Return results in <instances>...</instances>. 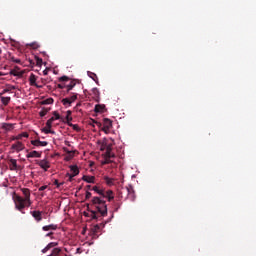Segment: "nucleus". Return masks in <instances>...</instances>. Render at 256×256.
<instances>
[{"instance_id":"nucleus-1","label":"nucleus","mask_w":256,"mask_h":256,"mask_svg":"<svg viewBox=\"0 0 256 256\" xmlns=\"http://www.w3.org/2000/svg\"><path fill=\"white\" fill-rule=\"evenodd\" d=\"M104 199H108V201H113L115 196L113 195V191L108 190L104 192L102 197L95 196L92 198L91 203L92 207H94L97 211L91 210L90 217L91 219H99V217H107V204Z\"/></svg>"},{"instance_id":"nucleus-2","label":"nucleus","mask_w":256,"mask_h":256,"mask_svg":"<svg viewBox=\"0 0 256 256\" xmlns=\"http://www.w3.org/2000/svg\"><path fill=\"white\" fill-rule=\"evenodd\" d=\"M21 191L24 195V198L21 196H16L14 198V203L18 211L25 213L23 212V209L25 207H31V190H29V188H21Z\"/></svg>"},{"instance_id":"nucleus-3","label":"nucleus","mask_w":256,"mask_h":256,"mask_svg":"<svg viewBox=\"0 0 256 256\" xmlns=\"http://www.w3.org/2000/svg\"><path fill=\"white\" fill-rule=\"evenodd\" d=\"M96 125H98V127H102V131H104L106 133V135H109V133L111 132V129L113 127V121H111L108 118H104L103 119V123L101 122H97L95 120H92Z\"/></svg>"},{"instance_id":"nucleus-4","label":"nucleus","mask_w":256,"mask_h":256,"mask_svg":"<svg viewBox=\"0 0 256 256\" xmlns=\"http://www.w3.org/2000/svg\"><path fill=\"white\" fill-rule=\"evenodd\" d=\"M101 151H106V155H115V153H113V143H109L107 139L103 141Z\"/></svg>"},{"instance_id":"nucleus-5","label":"nucleus","mask_w":256,"mask_h":256,"mask_svg":"<svg viewBox=\"0 0 256 256\" xmlns=\"http://www.w3.org/2000/svg\"><path fill=\"white\" fill-rule=\"evenodd\" d=\"M29 83L31 87H37V89H43V85L37 84V76L33 73L30 74Z\"/></svg>"},{"instance_id":"nucleus-6","label":"nucleus","mask_w":256,"mask_h":256,"mask_svg":"<svg viewBox=\"0 0 256 256\" xmlns=\"http://www.w3.org/2000/svg\"><path fill=\"white\" fill-rule=\"evenodd\" d=\"M30 215H32V217H34V219L37 223H41V221H43V212H41L39 210L31 211Z\"/></svg>"},{"instance_id":"nucleus-7","label":"nucleus","mask_w":256,"mask_h":256,"mask_svg":"<svg viewBox=\"0 0 256 256\" xmlns=\"http://www.w3.org/2000/svg\"><path fill=\"white\" fill-rule=\"evenodd\" d=\"M115 154H104V161L101 162L102 165H109V163H113V160L115 159Z\"/></svg>"},{"instance_id":"nucleus-8","label":"nucleus","mask_w":256,"mask_h":256,"mask_svg":"<svg viewBox=\"0 0 256 256\" xmlns=\"http://www.w3.org/2000/svg\"><path fill=\"white\" fill-rule=\"evenodd\" d=\"M37 165H39V167H41V169H43L44 171H48L51 167V165L49 164V161L43 159V160H39L37 162Z\"/></svg>"},{"instance_id":"nucleus-9","label":"nucleus","mask_w":256,"mask_h":256,"mask_svg":"<svg viewBox=\"0 0 256 256\" xmlns=\"http://www.w3.org/2000/svg\"><path fill=\"white\" fill-rule=\"evenodd\" d=\"M31 145H34V147H47L49 143L47 141H41L37 139V140H32Z\"/></svg>"},{"instance_id":"nucleus-10","label":"nucleus","mask_w":256,"mask_h":256,"mask_svg":"<svg viewBox=\"0 0 256 256\" xmlns=\"http://www.w3.org/2000/svg\"><path fill=\"white\" fill-rule=\"evenodd\" d=\"M11 149H14L15 151H17V153H19V151H23V149H25V145L18 141L12 144Z\"/></svg>"},{"instance_id":"nucleus-11","label":"nucleus","mask_w":256,"mask_h":256,"mask_svg":"<svg viewBox=\"0 0 256 256\" xmlns=\"http://www.w3.org/2000/svg\"><path fill=\"white\" fill-rule=\"evenodd\" d=\"M27 159H40L41 157V152H37V151H31L26 155Z\"/></svg>"},{"instance_id":"nucleus-12","label":"nucleus","mask_w":256,"mask_h":256,"mask_svg":"<svg viewBox=\"0 0 256 256\" xmlns=\"http://www.w3.org/2000/svg\"><path fill=\"white\" fill-rule=\"evenodd\" d=\"M9 169L10 171H17V169H19V166L17 165V161L15 159H10Z\"/></svg>"},{"instance_id":"nucleus-13","label":"nucleus","mask_w":256,"mask_h":256,"mask_svg":"<svg viewBox=\"0 0 256 256\" xmlns=\"http://www.w3.org/2000/svg\"><path fill=\"white\" fill-rule=\"evenodd\" d=\"M94 111L95 113H105V104H97Z\"/></svg>"},{"instance_id":"nucleus-14","label":"nucleus","mask_w":256,"mask_h":256,"mask_svg":"<svg viewBox=\"0 0 256 256\" xmlns=\"http://www.w3.org/2000/svg\"><path fill=\"white\" fill-rule=\"evenodd\" d=\"M70 171L72 173V177H77V175H79V167H77V165H71Z\"/></svg>"},{"instance_id":"nucleus-15","label":"nucleus","mask_w":256,"mask_h":256,"mask_svg":"<svg viewBox=\"0 0 256 256\" xmlns=\"http://www.w3.org/2000/svg\"><path fill=\"white\" fill-rule=\"evenodd\" d=\"M104 181L106 185H108V187H113V185H115V179L110 178L108 176H104Z\"/></svg>"},{"instance_id":"nucleus-16","label":"nucleus","mask_w":256,"mask_h":256,"mask_svg":"<svg viewBox=\"0 0 256 256\" xmlns=\"http://www.w3.org/2000/svg\"><path fill=\"white\" fill-rule=\"evenodd\" d=\"M43 231H57V225L50 224L42 227Z\"/></svg>"},{"instance_id":"nucleus-17","label":"nucleus","mask_w":256,"mask_h":256,"mask_svg":"<svg viewBox=\"0 0 256 256\" xmlns=\"http://www.w3.org/2000/svg\"><path fill=\"white\" fill-rule=\"evenodd\" d=\"M1 129H4V131H13V124L2 123Z\"/></svg>"},{"instance_id":"nucleus-18","label":"nucleus","mask_w":256,"mask_h":256,"mask_svg":"<svg viewBox=\"0 0 256 256\" xmlns=\"http://www.w3.org/2000/svg\"><path fill=\"white\" fill-rule=\"evenodd\" d=\"M82 179L86 183H95V176H83Z\"/></svg>"},{"instance_id":"nucleus-19","label":"nucleus","mask_w":256,"mask_h":256,"mask_svg":"<svg viewBox=\"0 0 256 256\" xmlns=\"http://www.w3.org/2000/svg\"><path fill=\"white\" fill-rule=\"evenodd\" d=\"M71 110H68L67 112H66V121H65V123H67V125H69V124H71V121H73V117H71Z\"/></svg>"},{"instance_id":"nucleus-20","label":"nucleus","mask_w":256,"mask_h":256,"mask_svg":"<svg viewBox=\"0 0 256 256\" xmlns=\"http://www.w3.org/2000/svg\"><path fill=\"white\" fill-rule=\"evenodd\" d=\"M75 85H77L75 80H72L68 85H66L67 93H69V91H72L73 87H75Z\"/></svg>"},{"instance_id":"nucleus-21","label":"nucleus","mask_w":256,"mask_h":256,"mask_svg":"<svg viewBox=\"0 0 256 256\" xmlns=\"http://www.w3.org/2000/svg\"><path fill=\"white\" fill-rule=\"evenodd\" d=\"M1 102H2L5 106H7V105H9V103L11 102V97L2 96V97H1Z\"/></svg>"},{"instance_id":"nucleus-22","label":"nucleus","mask_w":256,"mask_h":256,"mask_svg":"<svg viewBox=\"0 0 256 256\" xmlns=\"http://www.w3.org/2000/svg\"><path fill=\"white\" fill-rule=\"evenodd\" d=\"M62 105H64L65 107H71L72 102H71V100H69V98H63Z\"/></svg>"},{"instance_id":"nucleus-23","label":"nucleus","mask_w":256,"mask_h":256,"mask_svg":"<svg viewBox=\"0 0 256 256\" xmlns=\"http://www.w3.org/2000/svg\"><path fill=\"white\" fill-rule=\"evenodd\" d=\"M51 111V108H42V110L39 112L40 117H45L48 112Z\"/></svg>"},{"instance_id":"nucleus-24","label":"nucleus","mask_w":256,"mask_h":256,"mask_svg":"<svg viewBox=\"0 0 256 256\" xmlns=\"http://www.w3.org/2000/svg\"><path fill=\"white\" fill-rule=\"evenodd\" d=\"M10 75H13L14 77H22L23 72H17L16 70H11Z\"/></svg>"},{"instance_id":"nucleus-25","label":"nucleus","mask_w":256,"mask_h":256,"mask_svg":"<svg viewBox=\"0 0 256 256\" xmlns=\"http://www.w3.org/2000/svg\"><path fill=\"white\" fill-rule=\"evenodd\" d=\"M42 131H43L44 133H46V135H49V134L55 135V131L51 130V128H47V127H46V128H43Z\"/></svg>"},{"instance_id":"nucleus-26","label":"nucleus","mask_w":256,"mask_h":256,"mask_svg":"<svg viewBox=\"0 0 256 256\" xmlns=\"http://www.w3.org/2000/svg\"><path fill=\"white\" fill-rule=\"evenodd\" d=\"M53 98H48L42 102V105H53Z\"/></svg>"},{"instance_id":"nucleus-27","label":"nucleus","mask_w":256,"mask_h":256,"mask_svg":"<svg viewBox=\"0 0 256 256\" xmlns=\"http://www.w3.org/2000/svg\"><path fill=\"white\" fill-rule=\"evenodd\" d=\"M35 59L37 67H41L43 65V59L39 58L38 56H35Z\"/></svg>"},{"instance_id":"nucleus-28","label":"nucleus","mask_w":256,"mask_h":256,"mask_svg":"<svg viewBox=\"0 0 256 256\" xmlns=\"http://www.w3.org/2000/svg\"><path fill=\"white\" fill-rule=\"evenodd\" d=\"M125 189H126L128 195H131L133 197V195H134L133 186L126 187Z\"/></svg>"},{"instance_id":"nucleus-29","label":"nucleus","mask_w":256,"mask_h":256,"mask_svg":"<svg viewBox=\"0 0 256 256\" xmlns=\"http://www.w3.org/2000/svg\"><path fill=\"white\" fill-rule=\"evenodd\" d=\"M69 101L75 103L77 101V94H73L72 96L68 97Z\"/></svg>"},{"instance_id":"nucleus-30","label":"nucleus","mask_w":256,"mask_h":256,"mask_svg":"<svg viewBox=\"0 0 256 256\" xmlns=\"http://www.w3.org/2000/svg\"><path fill=\"white\" fill-rule=\"evenodd\" d=\"M59 244L57 243V242H50L48 245H47V247L49 248V249H53V247H57Z\"/></svg>"},{"instance_id":"nucleus-31","label":"nucleus","mask_w":256,"mask_h":256,"mask_svg":"<svg viewBox=\"0 0 256 256\" xmlns=\"http://www.w3.org/2000/svg\"><path fill=\"white\" fill-rule=\"evenodd\" d=\"M92 94L94 95V97H99V89L93 88L92 89Z\"/></svg>"},{"instance_id":"nucleus-32","label":"nucleus","mask_w":256,"mask_h":256,"mask_svg":"<svg viewBox=\"0 0 256 256\" xmlns=\"http://www.w3.org/2000/svg\"><path fill=\"white\" fill-rule=\"evenodd\" d=\"M69 127L73 128L74 131H79V126L73 123L68 124Z\"/></svg>"},{"instance_id":"nucleus-33","label":"nucleus","mask_w":256,"mask_h":256,"mask_svg":"<svg viewBox=\"0 0 256 256\" xmlns=\"http://www.w3.org/2000/svg\"><path fill=\"white\" fill-rule=\"evenodd\" d=\"M30 47H32V49H39L40 45L37 42H33L30 44Z\"/></svg>"},{"instance_id":"nucleus-34","label":"nucleus","mask_w":256,"mask_h":256,"mask_svg":"<svg viewBox=\"0 0 256 256\" xmlns=\"http://www.w3.org/2000/svg\"><path fill=\"white\" fill-rule=\"evenodd\" d=\"M71 79L68 76H62L59 78L60 82L70 81Z\"/></svg>"},{"instance_id":"nucleus-35","label":"nucleus","mask_w":256,"mask_h":256,"mask_svg":"<svg viewBox=\"0 0 256 256\" xmlns=\"http://www.w3.org/2000/svg\"><path fill=\"white\" fill-rule=\"evenodd\" d=\"M90 77H91V79H93V81H95V83H97V81H99V79L97 78V74H95V73H91Z\"/></svg>"},{"instance_id":"nucleus-36","label":"nucleus","mask_w":256,"mask_h":256,"mask_svg":"<svg viewBox=\"0 0 256 256\" xmlns=\"http://www.w3.org/2000/svg\"><path fill=\"white\" fill-rule=\"evenodd\" d=\"M58 89H67V84L61 83L57 85Z\"/></svg>"},{"instance_id":"nucleus-37","label":"nucleus","mask_w":256,"mask_h":256,"mask_svg":"<svg viewBox=\"0 0 256 256\" xmlns=\"http://www.w3.org/2000/svg\"><path fill=\"white\" fill-rule=\"evenodd\" d=\"M46 127L47 129H51L53 127V122H51L50 120H47Z\"/></svg>"},{"instance_id":"nucleus-38","label":"nucleus","mask_w":256,"mask_h":256,"mask_svg":"<svg viewBox=\"0 0 256 256\" xmlns=\"http://www.w3.org/2000/svg\"><path fill=\"white\" fill-rule=\"evenodd\" d=\"M53 115H54V117H55L56 120L61 119V115H59L57 111H54V112H53Z\"/></svg>"},{"instance_id":"nucleus-39","label":"nucleus","mask_w":256,"mask_h":256,"mask_svg":"<svg viewBox=\"0 0 256 256\" xmlns=\"http://www.w3.org/2000/svg\"><path fill=\"white\" fill-rule=\"evenodd\" d=\"M66 177H69L68 181H70V183H71V181H73V177H75V176H73V174L67 173Z\"/></svg>"},{"instance_id":"nucleus-40","label":"nucleus","mask_w":256,"mask_h":256,"mask_svg":"<svg viewBox=\"0 0 256 256\" xmlns=\"http://www.w3.org/2000/svg\"><path fill=\"white\" fill-rule=\"evenodd\" d=\"M97 193H98V195H101L100 197L103 198V195L105 194V191L98 189Z\"/></svg>"},{"instance_id":"nucleus-41","label":"nucleus","mask_w":256,"mask_h":256,"mask_svg":"<svg viewBox=\"0 0 256 256\" xmlns=\"http://www.w3.org/2000/svg\"><path fill=\"white\" fill-rule=\"evenodd\" d=\"M99 229H101V227H99V225H95L94 226V233H97L99 231Z\"/></svg>"},{"instance_id":"nucleus-42","label":"nucleus","mask_w":256,"mask_h":256,"mask_svg":"<svg viewBox=\"0 0 256 256\" xmlns=\"http://www.w3.org/2000/svg\"><path fill=\"white\" fill-rule=\"evenodd\" d=\"M47 185H44V186H41L39 189H38V191H45V189H47Z\"/></svg>"},{"instance_id":"nucleus-43","label":"nucleus","mask_w":256,"mask_h":256,"mask_svg":"<svg viewBox=\"0 0 256 256\" xmlns=\"http://www.w3.org/2000/svg\"><path fill=\"white\" fill-rule=\"evenodd\" d=\"M12 61H13V63H21V59H15V58H12Z\"/></svg>"},{"instance_id":"nucleus-44","label":"nucleus","mask_w":256,"mask_h":256,"mask_svg":"<svg viewBox=\"0 0 256 256\" xmlns=\"http://www.w3.org/2000/svg\"><path fill=\"white\" fill-rule=\"evenodd\" d=\"M92 191H95L96 193L99 191V187H97V186H93L92 187Z\"/></svg>"},{"instance_id":"nucleus-45","label":"nucleus","mask_w":256,"mask_h":256,"mask_svg":"<svg viewBox=\"0 0 256 256\" xmlns=\"http://www.w3.org/2000/svg\"><path fill=\"white\" fill-rule=\"evenodd\" d=\"M53 235H54V233H53V232H50V233H47V234H46V237H51V239H53Z\"/></svg>"},{"instance_id":"nucleus-46","label":"nucleus","mask_w":256,"mask_h":256,"mask_svg":"<svg viewBox=\"0 0 256 256\" xmlns=\"http://www.w3.org/2000/svg\"><path fill=\"white\" fill-rule=\"evenodd\" d=\"M91 195H92L91 192L87 191L86 192V199H89L91 197Z\"/></svg>"},{"instance_id":"nucleus-47","label":"nucleus","mask_w":256,"mask_h":256,"mask_svg":"<svg viewBox=\"0 0 256 256\" xmlns=\"http://www.w3.org/2000/svg\"><path fill=\"white\" fill-rule=\"evenodd\" d=\"M21 136H22V138H23V137L27 138V137H29V134L26 133V132H24V133L21 134Z\"/></svg>"},{"instance_id":"nucleus-48","label":"nucleus","mask_w":256,"mask_h":256,"mask_svg":"<svg viewBox=\"0 0 256 256\" xmlns=\"http://www.w3.org/2000/svg\"><path fill=\"white\" fill-rule=\"evenodd\" d=\"M19 139H23V138H22V136H21V134H20V135H18L17 137H15V138H13V141H15V140H19Z\"/></svg>"},{"instance_id":"nucleus-49","label":"nucleus","mask_w":256,"mask_h":256,"mask_svg":"<svg viewBox=\"0 0 256 256\" xmlns=\"http://www.w3.org/2000/svg\"><path fill=\"white\" fill-rule=\"evenodd\" d=\"M47 251H49L48 246H46V247L42 250V253H47Z\"/></svg>"},{"instance_id":"nucleus-50","label":"nucleus","mask_w":256,"mask_h":256,"mask_svg":"<svg viewBox=\"0 0 256 256\" xmlns=\"http://www.w3.org/2000/svg\"><path fill=\"white\" fill-rule=\"evenodd\" d=\"M55 185H57V187H60L61 184H59V180H55Z\"/></svg>"},{"instance_id":"nucleus-51","label":"nucleus","mask_w":256,"mask_h":256,"mask_svg":"<svg viewBox=\"0 0 256 256\" xmlns=\"http://www.w3.org/2000/svg\"><path fill=\"white\" fill-rule=\"evenodd\" d=\"M48 120H50L52 123H53V121H57V119H55V117H51V118L48 119Z\"/></svg>"},{"instance_id":"nucleus-52","label":"nucleus","mask_w":256,"mask_h":256,"mask_svg":"<svg viewBox=\"0 0 256 256\" xmlns=\"http://www.w3.org/2000/svg\"><path fill=\"white\" fill-rule=\"evenodd\" d=\"M30 65L33 67L35 65V63L33 62V60H29Z\"/></svg>"},{"instance_id":"nucleus-53","label":"nucleus","mask_w":256,"mask_h":256,"mask_svg":"<svg viewBox=\"0 0 256 256\" xmlns=\"http://www.w3.org/2000/svg\"><path fill=\"white\" fill-rule=\"evenodd\" d=\"M43 75H47V70H44V71H43Z\"/></svg>"},{"instance_id":"nucleus-54","label":"nucleus","mask_w":256,"mask_h":256,"mask_svg":"<svg viewBox=\"0 0 256 256\" xmlns=\"http://www.w3.org/2000/svg\"><path fill=\"white\" fill-rule=\"evenodd\" d=\"M0 77H3V73L2 72H0Z\"/></svg>"},{"instance_id":"nucleus-55","label":"nucleus","mask_w":256,"mask_h":256,"mask_svg":"<svg viewBox=\"0 0 256 256\" xmlns=\"http://www.w3.org/2000/svg\"><path fill=\"white\" fill-rule=\"evenodd\" d=\"M87 187H88V189H91V185H88Z\"/></svg>"},{"instance_id":"nucleus-56","label":"nucleus","mask_w":256,"mask_h":256,"mask_svg":"<svg viewBox=\"0 0 256 256\" xmlns=\"http://www.w3.org/2000/svg\"><path fill=\"white\" fill-rule=\"evenodd\" d=\"M1 53H2V50L0 49V55H1Z\"/></svg>"},{"instance_id":"nucleus-57","label":"nucleus","mask_w":256,"mask_h":256,"mask_svg":"<svg viewBox=\"0 0 256 256\" xmlns=\"http://www.w3.org/2000/svg\"><path fill=\"white\" fill-rule=\"evenodd\" d=\"M68 153H71V151H68Z\"/></svg>"},{"instance_id":"nucleus-58","label":"nucleus","mask_w":256,"mask_h":256,"mask_svg":"<svg viewBox=\"0 0 256 256\" xmlns=\"http://www.w3.org/2000/svg\"><path fill=\"white\" fill-rule=\"evenodd\" d=\"M64 256H67V254H64Z\"/></svg>"}]
</instances>
